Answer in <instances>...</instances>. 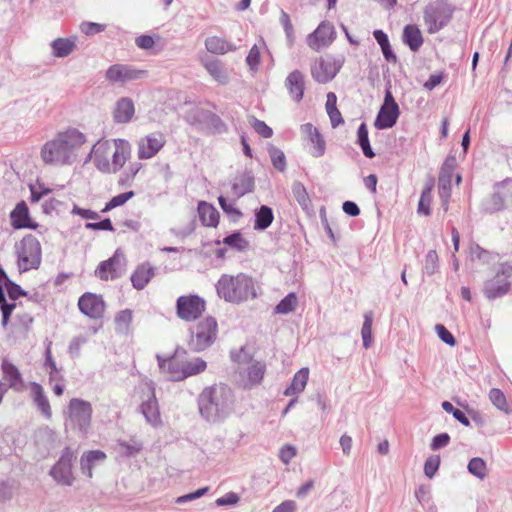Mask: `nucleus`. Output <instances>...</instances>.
<instances>
[{"label":"nucleus","instance_id":"nucleus-2","mask_svg":"<svg viewBox=\"0 0 512 512\" xmlns=\"http://www.w3.org/2000/svg\"><path fill=\"white\" fill-rule=\"evenodd\" d=\"M235 394L226 384L208 386L198 396L201 416L207 421L220 422L228 418L235 408Z\"/></svg>","mask_w":512,"mask_h":512},{"label":"nucleus","instance_id":"nucleus-50","mask_svg":"<svg viewBox=\"0 0 512 512\" xmlns=\"http://www.w3.org/2000/svg\"><path fill=\"white\" fill-rule=\"evenodd\" d=\"M268 153L274 168L283 172L286 169V158L283 151L275 146H270Z\"/></svg>","mask_w":512,"mask_h":512},{"label":"nucleus","instance_id":"nucleus-26","mask_svg":"<svg viewBox=\"0 0 512 512\" xmlns=\"http://www.w3.org/2000/svg\"><path fill=\"white\" fill-rule=\"evenodd\" d=\"M31 397H32L33 403L37 407V410L40 411L41 414L46 419H48V420L51 419L52 410H51L50 402L44 392L43 387L40 384H38L36 382L31 383Z\"/></svg>","mask_w":512,"mask_h":512},{"label":"nucleus","instance_id":"nucleus-38","mask_svg":"<svg viewBox=\"0 0 512 512\" xmlns=\"http://www.w3.org/2000/svg\"><path fill=\"white\" fill-rule=\"evenodd\" d=\"M205 47L213 54H225L236 49L233 44L217 36L208 37L205 40Z\"/></svg>","mask_w":512,"mask_h":512},{"label":"nucleus","instance_id":"nucleus-24","mask_svg":"<svg viewBox=\"0 0 512 512\" xmlns=\"http://www.w3.org/2000/svg\"><path fill=\"white\" fill-rule=\"evenodd\" d=\"M11 225L14 229L22 228H35L36 225L32 224L29 209L24 201L17 203L15 208L10 213Z\"/></svg>","mask_w":512,"mask_h":512},{"label":"nucleus","instance_id":"nucleus-45","mask_svg":"<svg viewBox=\"0 0 512 512\" xmlns=\"http://www.w3.org/2000/svg\"><path fill=\"white\" fill-rule=\"evenodd\" d=\"M468 472L480 480H483L487 476V464L480 457L472 458L467 466Z\"/></svg>","mask_w":512,"mask_h":512},{"label":"nucleus","instance_id":"nucleus-35","mask_svg":"<svg viewBox=\"0 0 512 512\" xmlns=\"http://www.w3.org/2000/svg\"><path fill=\"white\" fill-rule=\"evenodd\" d=\"M3 376L2 378L8 382V386H11V389L19 391L22 386V377L19 370L15 365L4 361L1 365Z\"/></svg>","mask_w":512,"mask_h":512},{"label":"nucleus","instance_id":"nucleus-57","mask_svg":"<svg viewBox=\"0 0 512 512\" xmlns=\"http://www.w3.org/2000/svg\"><path fill=\"white\" fill-rule=\"evenodd\" d=\"M431 190H432L431 185L427 186L425 189H423L421 196H420L419 204H418V212L419 213H423L425 215L430 214L429 205L431 202Z\"/></svg>","mask_w":512,"mask_h":512},{"label":"nucleus","instance_id":"nucleus-46","mask_svg":"<svg viewBox=\"0 0 512 512\" xmlns=\"http://www.w3.org/2000/svg\"><path fill=\"white\" fill-rule=\"evenodd\" d=\"M372 324H373V313L371 311L364 314V322L361 329V336L363 346L368 349L372 344Z\"/></svg>","mask_w":512,"mask_h":512},{"label":"nucleus","instance_id":"nucleus-29","mask_svg":"<svg viewBox=\"0 0 512 512\" xmlns=\"http://www.w3.org/2000/svg\"><path fill=\"white\" fill-rule=\"evenodd\" d=\"M399 116V107L392 105L381 106L378 115L375 120V127L378 129H388L395 125Z\"/></svg>","mask_w":512,"mask_h":512},{"label":"nucleus","instance_id":"nucleus-19","mask_svg":"<svg viewBox=\"0 0 512 512\" xmlns=\"http://www.w3.org/2000/svg\"><path fill=\"white\" fill-rule=\"evenodd\" d=\"M143 73V71L132 69L128 65L114 64L107 69L105 77L108 81L113 83H125L131 80L139 79Z\"/></svg>","mask_w":512,"mask_h":512},{"label":"nucleus","instance_id":"nucleus-55","mask_svg":"<svg viewBox=\"0 0 512 512\" xmlns=\"http://www.w3.org/2000/svg\"><path fill=\"white\" fill-rule=\"evenodd\" d=\"M442 408L447 412L451 413L453 417L458 420L461 424L465 426L470 425L469 419L466 417L465 413L460 409L455 408L449 401L442 402Z\"/></svg>","mask_w":512,"mask_h":512},{"label":"nucleus","instance_id":"nucleus-59","mask_svg":"<svg viewBox=\"0 0 512 512\" xmlns=\"http://www.w3.org/2000/svg\"><path fill=\"white\" fill-rule=\"evenodd\" d=\"M254 130L264 138H270L273 135L272 129L266 125L264 121L258 120L256 118H252L250 121Z\"/></svg>","mask_w":512,"mask_h":512},{"label":"nucleus","instance_id":"nucleus-21","mask_svg":"<svg viewBox=\"0 0 512 512\" xmlns=\"http://www.w3.org/2000/svg\"><path fill=\"white\" fill-rule=\"evenodd\" d=\"M254 188V180L248 174H241L236 176L231 182L229 190L226 191V195L233 201L236 202L245 194L251 192Z\"/></svg>","mask_w":512,"mask_h":512},{"label":"nucleus","instance_id":"nucleus-13","mask_svg":"<svg viewBox=\"0 0 512 512\" xmlns=\"http://www.w3.org/2000/svg\"><path fill=\"white\" fill-rule=\"evenodd\" d=\"M147 389V399L142 401L140 410L148 424L153 427L161 424V416L159 412L158 401L155 396V388L152 382L145 383Z\"/></svg>","mask_w":512,"mask_h":512},{"label":"nucleus","instance_id":"nucleus-36","mask_svg":"<svg viewBox=\"0 0 512 512\" xmlns=\"http://www.w3.org/2000/svg\"><path fill=\"white\" fill-rule=\"evenodd\" d=\"M51 48L55 57H67L76 48L75 38H57L51 42Z\"/></svg>","mask_w":512,"mask_h":512},{"label":"nucleus","instance_id":"nucleus-27","mask_svg":"<svg viewBox=\"0 0 512 512\" xmlns=\"http://www.w3.org/2000/svg\"><path fill=\"white\" fill-rule=\"evenodd\" d=\"M106 459V454L100 450H92L84 453L80 460L81 471L87 477L92 478L93 469L102 464Z\"/></svg>","mask_w":512,"mask_h":512},{"label":"nucleus","instance_id":"nucleus-56","mask_svg":"<svg viewBox=\"0 0 512 512\" xmlns=\"http://www.w3.org/2000/svg\"><path fill=\"white\" fill-rule=\"evenodd\" d=\"M440 466V456L431 455L429 456L424 464V473L425 475L431 479L435 476Z\"/></svg>","mask_w":512,"mask_h":512},{"label":"nucleus","instance_id":"nucleus-10","mask_svg":"<svg viewBox=\"0 0 512 512\" xmlns=\"http://www.w3.org/2000/svg\"><path fill=\"white\" fill-rule=\"evenodd\" d=\"M74 459V452L67 447L63 450L57 463L51 468L50 475L58 484L63 486L73 484L75 478L72 472V463Z\"/></svg>","mask_w":512,"mask_h":512},{"label":"nucleus","instance_id":"nucleus-31","mask_svg":"<svg viewBox=\"0 0 512 512\" xmlns=\"http://www.w3.org/2000/svg\"><path fill=\"white\" fill-rule=\"evenodd\" d=\"M154 275L153 267L144 263L137 267L134 273L131 275V282L135 289L142 290L151 280Z\"/></svg>","mask_w":512,"mask_h":512},{"label":"nucleus","instance_id":"nucleus-58","mask_svg":"<svg viewBox=\"0 0 512 512\" xmlns=\"http://www.w3.org/2000/svg\"><path fill=\"white\" fill-rule=\"evenodd\" d=\"M119 446L121 447V451L126 456H134L137 453H139L142 449V444L140 442L134 441V440H132L130 442L120 441Z\"/></svg>","mask_w":512,"mask_h":512},{"label":"nucleus","instance_id":"nucleus-41","mask_svg":"<svg viewBox=\"0 0 512 512\" xmlns=\"http://www.w3.org/2000/svg\"><path fill=\"white\" fill-rule=\"evenodd\" d=\"M182 363L185 379L205 371L207 367V363L199 357H194L191 359H182Z\"/></svg>","mask_w":512,"mask_h":512},{"label":"nucleus","instance_id":"nucleus-40","mask_svg":"<svg viewBox=\"0 0 512 512\" xmlns=\"http://www.w3.org/2000/svg\"><path fill=\"white\" fill-rule=\"evenodd\" d=\"M274 220V214L270 207L266 205H262L259 209L255 211V230H265L267 229Z\"/></svg>","mask_w":512,"mask_h":512},{"label":"nucleus","instance_id":"nucleus-32","mask_svg":"<svg viewBox=\"0 0 512 512\" xmlns=\"http://www.w3.org/2000/svg\"><path fill=\"white\" fill-rule=\"evenodd\" d=\"M198 213L203 225L208 227H216L218 225L219 212L213 205L200 201L198 203Z\"/></svg>","mask_w":512,"mask_h":512},{"label":"nucleus","instance_id":"nucleus-22","mask_svg":"<svg viewBox=\"0 0 512 512\" xmlns=\"http://www.w3.org/2000/svg\"><path fill=\"white\" fill-rule=\"evenodd\" d=\"M301 131L308 137L309 141L313 145L311 155L315 158L323 156L326 150V142L318 129L311 123H306L301 126Z\"/></svg>","mask_w":512,"mask_h":512},{"label":"nucleus","instance_id":"nucleus-23","mask_svg":"<svg viewBox=\"0 0 512 512\" xmlns=\"http://www.w3.org/2000/svg\"><path fill=\"white\" fill-rule=\"evenodd\" d=\"M285 86L290 97L299 102L302 100L305 89L304 75L299 70L292 71L285 80Z\"/></svg>","mask_w":512,"mask_h":512},{"label":"nucleus","instance_id":"nucleus-64","mask_svg":"<svg viewBox=\"0 0 512 512\" xmlns=\"http://www.w3.org/2000/svg\"><path fill=\"white\" fill-rule=\"evenodd\" d=\"M497 187L504 195L506 201H512V178H506L501 182H497Z\"/></svg>","mask_w":512,"mask_h":512},{"label":"nucleus","instance_id":"nucleus-15","mask_svg":"<svg viewBox=\"0 0 512 512\" xmlns=\"http://www.w3.org/2000/svg\"><path fill=\"white\" fill-rule=\"evenodd\" d=\"M341 68V63L331 57L321 58L311 67L312 77L319 83L332 80Z\"/></svg>","mask_w":512,"mask_h":512},{"label":"nucleus","instance_id":"nucleus-30","mask_svg":"<svg viewBox=\"0 0 512 512\" xmlns=\"http://www.w3.org/2000/svg\"><path fill=\"white\" fill-rule=\"evenodd\" d=\"M309 379V369L301 368L297 371L292 379L291 384L285 389V396H297L304 391Z\"/></svg>","mask_w":512,"mask_h":512},{"label":"nucleus","instance_id":"nucleus-1","mask_svg":"<svg viewBox=\"0 0 512 512\" xmlns=\"http://www.w3.org/2000/svg\"><path fill=\"white\" fill-rule=\"evenodd\" d=\"M86 142V136L76 128H68L58 132L41 148V158L49 165H70L76 157L78 149Z\"/></svg>","mask_w":512,"mask_h":512},{"label":"nucleus","instance_id":"nucleus-18","mask_svg":"<svg viewBox=\"0 0 512 512\" xmlns=\"http://www.w3.org/2000/svg\"><path fill=\"white\" fill-rule=\"evenodd\" d=\"M78 307L83 314L93 319L102 317L105 311L102 297L93 293L83 294L78 301Z\"/></svg>","mask_w":512,"mask_h":512},{"label":"nucleus","instance_id":"nucleus-20","mask_svg":"<svg viewBox=\"0 0 512 512\" xmlns=\"http://www.w3.org/2000/svg\"><path fill=\"white\" fill-rule=\"evenodd\" d=\"M113 151L111 153V161L110 165H112L111 173H116L119 171L125 164L131 153V146L128 141L124 139H113Z\"/></svg>","mask_w":512,"mask_h":512},{"label":"nucleus","instance_id":"nucleus-63","mask_svg":"<svg viewBox=\"0 0 512 512\" xmlns=\"http://www.w3.org/2000/svg\"><path fill=\"white\" fill-rule=\"evenodd\" d=\"M450 442V436L447 433H440L436 435L430 444V448L433 451L439 450L446 447Z\"/></svg>","mask_w":512,"mask_h":512},{"label":"nucleus","instance_id":"nucleus-33","mask_svg":"<svg viewBox=\"0 0 512 512\" xmlns=\"http://www.w3.org/2000/svg\"><path fill=\"white\" fill-rule=\"evenodd\" d=\"M506 199L500 189L497 187V183L494 185L493 194L485 199L482 203V210L486 213L492 214L505 209Z\"/></svg>","mask_w":512,"mask_h":512},{"label":"nucleus","instance_id":"nucleus-14","mask_svg":"<svg viewBox=\"0 0 512 512\" xmlns=\"http://www.w3.org/2000/svg\"><path fill=\"white\" fill-rule=\"evenodd\" d=\"M125 259L118 251L108 260L102 261L95 273L102 280L117 279L124 273Z\"/></svg>","mask_w":512,"mask_h":512},{"label":"nucleus","instance_id":"nucleus-16","mask_svg":"<svg viewBox=\"0 0 512 512\" xmlns=\"http://www.w3.org/2000/svg\"><path fill=\"white\" fill-rule=\"evenodd\" d=\"M166 143L165 136L160 132H153L138 142V157L150 159L155 156Z\"/></svg>","mask_w":512,"mask_h":512},{"label":"nucleus","instance_id":"nucleus-4","mask_svg":"<svg viewBox=\"0 0 512 512\" xmlns=\"http://www.w3.org/2000/svg\"><path fill=\"white\" fill-rule=\"evenodd\" d=\"M92 413L90 402L73 398L68 405L66 426L77 431L81 436H87L91 428Z\"/></svg>","mask_w":512,"mask_h":512},{"label":"nucleus","instance_id":"nucleus-11","mask_svg":"<svg viewBox=\"0 0 512 512\" xmlns=\"http://www.w3.org/2000/svg\"><path fill=\"white\" fill-rule=\"evenodd\" d=\"M336 31L332 23L328 21L321 22L316 30L308 35L307 45L319 51L321 48L328 47L335 39Z\"/></svg>","mask_w":512,"mask_h":512},{"label":"nucleus","instance_id":"nucleus-44","mask_svg":"<svg viewBox=\"0 0 512 512\" xmlns=\"http://www.w3.org/2000/svg\"><path fill=\"white\" fill-rule=\"evenodd\" d=\"M298 304L297 295L294 292L287 294L274 308L276 314H288L295 310Z\"/></svg>","mask_w":512,"mask_h":512},{"label":"nucleus","instance_id":"nucleus-60","mask_svg":"<svg viewBox=\"0 0 512 512\" xmlns=\"http://www.w3.org/2000/svg\"><path fill=\"white\" fill-rule=\"evenodd\" d=\"M436 333L438 337L447 345L454 346L456 344V340L454 336L446 329V327L442 324H437L435 326Z\"/></svg>","mask_w":512,"mask_h":512},{"label":"nucleus","instance_id":"nucleus-34","mask_svg":"<svg viewBox=\"0 0 512 512\" xmlns=\"http://www.w3.org/2000/svg\"><path fill=\"white\" fill-rule=\"evenodd\" d=\"M403 42L411 51H418L423 44V37L420 29L416 25H406L403 30Z\"/></svg>","mask_w":512,"mask_h":512},{"label":"nucleus","instance_id":"nucleus-9","mask_svg":"<svg viewBox=\"0 0 512 512\" xmlns=\"http://www.w3.org/2000/svg\"><path fill=\"white\" fill-rule=\"evenodd\" d=\"M205 309L206 301L196 294L182 295L176 300V315L187 322L200 318Z\"/></svg>","mask_w":512,"mask_h":512},{"label":"nucleus","instance_id":"nucleus-62","mask_svg":"<svg viewBox=\"0 0 512 512\" xmlns=\"http://www.w3.org/2000/svg\"><path fill=\"white\" fill-rule=\"evenodd\" d=\"M259 60H260V51H259L258 46L255 44L250 49V51L246 57V62L251 70H256L258 68Z\"/></svg>","mask_w":512,"mask_h":512},{"label":"nucleus","instance_id":"nucleus-39","mask_svg":"<svg viewBox=\"0 0 512 512\" xmlns=\"http://www.w3.org/2000/svg\"><path fill=\"white\" fill-rule=\"evenodd\" d=\"M452 176V174L439 173L438 189L444 211H447L449 206Z\"/></svg>","mask_w":512,"mask_h":512},{"label":"nucleus","instance_id":"nucleus-8","mask_svg":"<svg viewBox=\"0 0 512 512\" xmlns=\"http://www.w3.org/2000/svg\"><path fill=\"white\" fill-rule=\"evenodd\" d=\"M512 284V265L503 263L499 266L496 275L486 281L484 294L488 299H496L505 295Z\"/></svg>","mask_w":512,"mask_h":512},{"label":"nucleus","instance_id":"nucleus-61","mask_svg":"<svg viewBox=\"0 0 512 512\" xmlns=\"http://www.w3.org/2000/svg\"><path fill=\"white\" fill-rule=\"evenodd\" d=\"M105 28H106V25L94 23V22H83L80 25V29L85 35H93V34L100 33L102 31H104Z\"/></svg>","mask_w":512,"mask_h":512},{"label":"nucleus","instance_id":"nucleus-49","mask_svg":"<svg viewBox=\"0 0 512 512\" xmlns=\"http://www.w3.org/2000/svg\"><path fill=\"white\" fill-rule=\"evenodd\" d=\"M292 193L296 201L303 209H308L310 206V199L306 188L301 182H295L292 186Z\"/></svg>","mask_w":512,"mask_h":512},{"label":"nucleus","instance_id":"nucleus-7","mask_svg":"<svg viewBox=\"0 0 512 512\" xmlns=\"http://www.w3.org/2000/svg\"><path fill=\"white\" fill-rule=\"evenodd\" d=\"M452 12L451 6L443 0L429 3L423 15L428 33L434 34L445 27L452 17Z\"/></svg>","mask_w":512,"mask_h":512},{"label":"nucleus","instance_id":"nucleus-52","mask_svg":"<svg viewBox=\"0 0 512 512\" xmlns=\"http://www.w3.org/2000/svg\"><path fill=\"white\" fill-rule=\"evenodd\" d=\"M133 196H134L133 191H128V192L121 193V194L114 196L109 202L106 203L105 207L102 209V212L106 213L118 206L125 204Z\"/></svg>","mask_w":512,"mask_h":512},{"label":"nucleus","instance_id":"nucleus-28","mask_svg":"<svg viewBox=\"0 0 512 512\" xmlns=\"http://www.w3.org/2000/svg\"><path fill=\"white\" fill-rule=\"evenodd\" d=\"M202 64L209 75L216 82L222 85H225L229 82V74L220 60L214 58H206L202 60Z\"/></svg>","mask_w":512,"mask_h":512},{"label":"nucleus","instance_id":"nucleus-6","mask_svg":"<svg viewBox=\"0 0 512 512\" xmlns=\"http://www.w3.org/2000/svg\"><path fill=\"white\" fill-rule=\"evenodd\" d=\"M17 265L20 272L37 269L41 263V245L33 235H26L16 245Z\"/></svg>","mask_w":512,"mask_h":512},{"label":"nucleus","instance_id":"nucleus-25","mask_svg":"<svg viewBox=\"0 0 512 512\" xmlns=\"http://www.w3.org/2000/svg\"><path fill=\"white\" fill-rule=\"evenodd\" d=\"M135 113V107L132 99L128 97L120 98L113 110V119L116 123L124 124L132 120Z\"/></svg>","mask_w":512,"mask_h":512},{"label":"nucleus","instance_id":"nucleus-12","mask_svg":"<svg viewBox=\"0 0 512 512\" xmlns=\"http://www.w3.org/2000/svg\"><path fill=\"white\" fill-rule=\"evenodd\" d=\"M113 148V142L111 140L98 141L91 149L89 159H93L95 166L98 170L104 173H111L112 165L111 161V150Z\"/></svg>","mask_w":512,"mask_h":512},{"label":"nucleus","instance_id":"nucleus-5","mask_svg":"<svg viewBox=\"0 0 512 512\" xmlns=\"http://www.w3.org/2000/svg\"><path fill=\"white\" fill-rule=\"evenodd\" d=\"M188 346L195 352L204 351L210 347L217 338L218 324L214 317L207 316L190 329Z\"/></svg>","mask_w":512,"mask_h":512},{"label":"nucleus","instance_id":"nucleus-51","mask_svg":"<svg viewBox=\"0 0 512 512\" xmlns=\"http://www.w3.org/2000/svg\"><path fill=\"white\" fill-rule=\"evenodd\" d=\"M470 256L472 260H479L483 263H490L495 259V255L481 248L479 245H472L470 248Z\"/></svg>","mask_w":512,"mask_h":512},{"label":"nucleus","instance_id":"nucleus-37","mask_svg":"<svg viewBox=\"0 0 512 512\" xmlns=\"http://www.w3.org/2000/svg\"><path fill=\"white\" fill-rule=\"evenodd\" d=\"M266 366L263 362L255 361L251 363V365L247 369V379L245 382V387H253L261 383L264 374H265Z\"/></svg>","mask_w":512,"mask_h":512},{"label":"nucleus","instance_id":"nucleus-54","mask_svg":"<svg viewBox=\"0 0 512 512\" xmlns=\"http://www.w3.org/2000/svg\"><path fill=\"white\" fill-rule=\"evenodd\" d=\"M489 399L499 410L507 412L506 397L501 390L496 388L491 389L489 392Z\"/></svg>","mask_w":512,"mask_h":512},{"label":"nucleus","instance_id":"nucleus-48","mask_svg":"<svg viewBox=\"0 0 512 512\" xmlns=\"http://www.w3.org/2000/svg\"><path fill=\"white\" fill-rule=\"evenodd\" d=\"M223 243L237 251H244L248 248L249 243L243 238L240 232H234L223 239Z\"/></svg>","mask_w":512,"mask_h":512},{"label":"nucleus","instance_id":"nucleus-53","mask_svg":"<svg viewBox=\"0 0 512 512\" xmlns=\"http://www.w3.org/2000/svg\"><path fill=\"white\" fill-rule=\"evenodd\" d=\"M423 270L428 275H432L438 270V255L435 250L427 252Z\"/></svg>","mask_w":512,"mask_h":512},{"label":"nucleus","instance_id":"nucleus-42","mask_svg":"<svg viewBox=\"0 0 512 512\" xmlns=\"http://www.w3.org/2000/svg\"><path fill=\"white\" fill-rule=\"evenodd\" d=\"M133 319V312L130 309L119 311L115 316V329L117 333L127 334Z\"/></svg>","mask_w":512,"mask_h":512},{"label":"nucleus","instance_id":"nucleus-3","mask_svg":"<svg viewBox=\"0 0 512 512\" xmlns=\"http://www.w3.org/2000/svg\"><path fill=\"white\" fill-rule=\"evenodd\" d=\"M217 294L226 302L239 304L257 296V287L254 279L239 273L235 276L223 274L216 283Z\"/></svg>","mask_w":512,"mask_h":512},{"label":"nucleus","instance_id":"nucleus-47","mask_svg":"<svg viewBox=\"0 0 512 512\" xmlns=\"http://www.w3.org/2000/svg\"><path fill=\"white\" fill-rule=\"evenodd\" d=\"M218 202L222 210L234 221L238 220L242 216L241 211L235 206V202H233L227 195H220L218 197Z\"/></svg>","mask_w":512,"mask_h":512},{"label":"nucleus","instance_id":"nucleus-43","mask_svg":"<svg viewBox=\"0 0 512 512\" xmlns=\"http://www.w3.org/2000/svg\"><path fill=\"white\" fill-rule=\"evenodd\" d=\"M357 143L362 149L363 154L367 158H373L375 153L371 148L369 136H368V128L365 123H361L357 130Z\"/></svg>","mask_w":512,"mask_h":512},{"label":"nucleus","instance_id":"nucleus-17","mask_svg":"<svg viewBox=\"0 0 512 512\" xmlns=\"http://www.w3.org/2000/svg\"><path fill=\"white\" fill-rule=\"evenodd\" d=\"M157 360L160 370L167 375L169 380L182 381L185 379L182 358L179 351H176L174 356L166 359L157 355Z\"/></svg>","mask_w":512,"mask_h":512}]
</instances>
